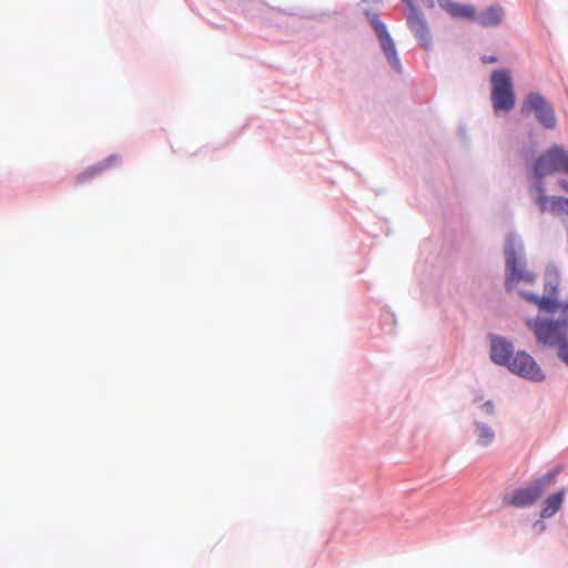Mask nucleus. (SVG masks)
Returning a JSON list of instances; mask_svg holds the SVG:
<instances>
[{
	"instance_id": "21",
	"label": "nucleus",
	"mask_w": 568,
	"mask_h": 568,
	"mask_svg": "<svg viewBox=\"0 0 568 568\" xmlns=\"http://www.w3.org/2000/svg\"><path fill=\"white\" fill-rule=\"evenodd\" d=\"M496 61H497V59L495 57H484L483 58L484 63H494Z\"/></svg>"
},
{
	"instance_id": "8",
	"label": "nucleus",
	"mask_w": 568,
	"mask_h": 568,
	"mask_svg": "<svg viewBox=\"0 0 568 568\" xmlns=\"http://www.w3.org/2000/svg\"><path fill=\"white\" fill-rule=\"evenodd\" d=\"M406 21L418 43L425 50H429L433 47V38L424 14L418 9H412L406 16Z\"/></svg>"
},
{
	"instance_id": "5",
	"label": "nucleus",
	"mask_w": 568,
	"mask_h": 568,
	"mask_svg": "<svg viewBox=\"0 0 568 568\" xmlns=\"http://www.w3.org/2000/svg\"><path fill=\"white\" fill-rule=\"evenodd\" d=\"M520 112L527 116L535 114L538 122L548 130L556 126V116L552 106L537 92H530L524 100Z\"/></svg>"
},
{
	"instance_id": "9",
	"label": "nucleus",
	"mask_w": 568,
	"mask_h": 568,
	"mask_svg": "<svg viewBox=\"0 0 568 568\" xmlns=\"http://www.w3.org/2000/svg\"><path fill=\"white\" fill-rule=\"evenodd\" d=\"M506 266H507V277H506V287L507 290H513L514 286L524 281L526 283H532L535 280V275L531 272L524 270L520 265V262L513 248L506 251Z\"/></svg>"
},
{
	"instance_id": "23",
	"label": "nucleus",
	"mask_w": 568,
	"mask_h": 568,
	"mask_svg": "<svg viewBox=\"0 0 568 568\" xmlns=\"http://www.w3.org/2000/svg\"><path fill=\"white\" fill-rule=\"evenodd\" d=\"M560 186L564 191L568 192V182L567 181H561L560 182Z\"/></svg>"
},
{
	"instance_id": "22",
	"label": "nucleus",
	"mask_w": 568,
	"mask_h": 568,
	"mask_svg": "<svg viewBox=\"0 0 568 568\" xmlns=\"http://www.w3.org/2000/svg\"><path fill=\"white\" fill-rule=\"evenodd\" d=\"M552 301L550 300V303H542L541 305H538L542 310H550L552 307Z\"/></svg>"
},
{
	"instance_id": "13",
	"label": "nucleus",
	"mask_w": 568,
	"mask_h": 568,
	"mask_svg": "<svg viewBox=\"0 0 568 568\" xmlns=\"http://www.w3.org/2000/svg\"><path fill=\"white\" fill-rule=\"evenodd\" d=\"M118 158L116 156H110L105 159L104 161L97 163L88 169H85L83 172L78 174L77 182L80 184L87 183L90 180L94 179L97 175L101 174L109 168H111L115 162Z\"/></svg>"
},
{
	"instance_id": "2",
	"label": "nucleus",
	"mask_w": 568,
	"mask_h": 568,
	"mask_svg": "<svg viewBox=\"0 0 568 568\" xmlns=\"http://www.w3.org/2000/svg\"><path fill=\"white\" fill-rule=\"evenodd\" d=\"M490 99L495 113L510 112L516 103L511 72L507 69L494 70L490 74Z\"/></svg>"
},
{
	"instance_id": "4",
	"label": "nucleus",
	"mask_w": 568,
	"mask_h": 568,
	"mask_svg": "<svg viewBox=\"0 0 568 568\" xmlns=\"http://www.w3.org/2000/svg\"><path fill=\"white\" fill-rule=\"evenodd\" d=\"M558 171L568 174V152L558 145H554L536 160L532 172L540 181L544 176Z\"/></svg>"
},
{
	"instance_id": "1",
	"label": "nucleus",
	"mask_w": 568,
	"mask_h": 568,
	"mask_svg": "<svg viewBox=\"0 0 568 568\" xmlns=\"http://www.w3.org/2000/svg\"><path fill=\"white\" fill-rule=\"evenodd\" d=\"M557 470H551L534 480L530 485L507 493L503 496V504L515 508H525L539 500L546 490L556 484Z\"/></svg>"
},
{
	"instance_id": "10",
	"label": "nucleus",
	"mask_w": 568,
	"mask_h": 568,
	"mask_svg": "<svg viewBox=\"0 0 568 568\" xmlns=\"http://www.w3.org/2000/svg\"><path fill=\"white\" fill-rule=\"evenodd\" d=\"M534 201L538 204L541 213L551 212L559 213L568 209V199L561 196L548 197L545 194L544 183L538 181L530 191Z\"/></svg>"
},
{
	"instance_id": "16",
	"label": "nucleus",
	"mask_w": 568,
	"mask_h": 568,
	"mask_svg": "<svg viewBox=\"0 0 568 568\" xmlns=\"http://www.w3.org/2000/svg\"><path fill=\"white\" fill-rule=\"evenodd\" d=\"M477 426V442L481 446H487L493 443L495 438L494 430L485 424H476Z\"/></svg>"
},
{
	"instance_id": "17",
	"label": "nucleus",
	"mask_w": 568,
	"mask_h": 568,
	"mask_svg": "<svg viewBox=\"0 0 568 568\" xmlns=\"http://www.w3.org/2000/svg\"><path fill=\"white\" fill-rule=\"evenodd\" d=\"M521 295L524 296V298H526L529 302L535 303L536 305H541L542 303H550L549 298L539 297L537 295H534V294H530L527 292H523Z\"/></svg>"
},
{
	"instance_id": "19",
	"label": "nucleus",
	"mask_w": 568,
	"mask_h": 568,
	"mask_svg": "<svg viewBox=\"0 0 568 568\" xmlns=\"http://www.w3.org/2000/svg\"><path fill=\"white\" fill-rule=\"evenodd\" d=\"M402 1L405 3V11H404L405 17H406L408 13H410V10H412V9H418V8L414 4L413 0H402Z\"/></svg>"
},
{
	"instance_id": "20",
	"label": "nucleus",
	"mask_w": 568,
	"mask_h": 568,
	"mask_svg": "<svg viewBox=\"0 0 568 568\" xmlns=\"http://www.w3.org/2000/svg\"><path fill=\"white\" fill-rule=\"evenodd\" d=\"M481 408L484 409L485 413L487 414H493L494 413V404L491 402H486Z\"/></svg>"
},
{
	"instance_id": "6",
	"label": "nucleus",
	"mask_w": 568,
	"mask_h": 568,
	"mask_svg": "<svg viewBox=\"0 0 568 568\" xmlns=\"http://www.w3.org/2000/svg\"><path fill=\"white\" fill-rule=\"evenodd\" d=\"M509 372L534 383L544 382L545 373L538 363L528 353L520 351L515 354L511 363L508 364Z\"/></svg>"
},
{
	"instance_id": "15",
	"label": "nucleus",
	"mask_w": 568,
	"mask_h": 568,
	"mask_svg": "<svg viewBox=\"0 0 568 568\" xmlns=\"http://www.w3.org/2000/svg\"><path fill=\"white\" fill-rule=\"evenodd\" d=\"M504 18V10L499 6L487 8L478 17V23L484 28L496 27L501 23Z\"/></svg>"
},
{
	"instance_id": "12",
	"label": "nucleus",
	"mask_w": 568,
	"mask_h": 568,
	"mask_svg": "<svg viewBox=\"0 0 568 568\" xmlns=\"http://www.w3.org/2000/svg\"><path fill=\"white\" fill-rule=\"evenodd\" d=\"M439 7L453 18L476 19V9L471 4H462L452 0H438Z\"/></svg>"
},
{
	"instance_id": "18",
	"label": "nucleus",
	"mask_w": 568,
	"mask_h": 568,
	"mask_svg": "<svg viewBox=\"0 0 568 568\" xmlns=\"http://www.w3.org/2000/svg\"><path fill=\"white\" fill-rule=\"evenodd\" d=\"M558 349V356L568 365V341L567 338L561 342Z\"/></svg>"
},
{
	"instance_id": "7",
	"label": "nucleus",
	"mask_w": 568,
	"mask_h": 568,
	"mask_svg": "<svg viewBox=\"0 0 568 568\" xmlns=\"http://www.w3.org/2000/svg\"><path fill=\"white\" fill-rule=\"evenodd\" d=\"M369 22L378 38L382 50L393 69L400 71V61L397 57L395 43L387 31L386 26L378 19L376 14L369 17Z\"/></svg>"
},
{
	"instance_id": "14",
	"label": "nucleus",
	"mask_w": 568,
	"mask_h": 568,
	"mask_svg": "<svg viewBox=\"0 0 568 568\" xmlns=\"http://www.w3.org/2000/svg\"><path fill=\"white\" fill-rule=\"evenodd\" d=\"M565 489H561L550 496H548L544 504L540 511L541 518H550L552 517L561 507L564 498H565Z\"/></svg>"
},
{
	"instance_id": "3",
	"label": "nucleus",
	"mask_w": 568,
	"mask_h": 568,
	"mask_svg": "<svg viewBox=\"0 0 568 568\" xmlns=\"http://www.w3.org/2000/svg\"><path fill=\"white\" fill-rule=\"evenodd\" d=\"M526 325L532 331L537 341L545 346H557L567 336L568 321L554 322L542 318H528Z\"/></svg>"
},
{
	"instance_id": "11",
	"label": "nucleus",
	"mask_w": 568,
	"mask_h": 568,
	"mask_svg": "<svg viewBox=\"0 0 568 568\" xmlns=\"http://www.w3.org/2000/svg\"><path fill=\"white\" fill-rule=\"evenodd\" d=\"M511 343L503 337H495L491 339L490 358L494 363L508 367L515 357Z\"/></svg>"
}]
</instances>
